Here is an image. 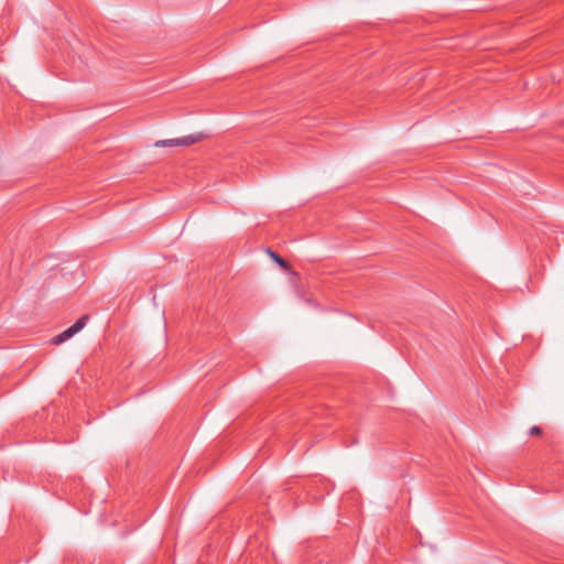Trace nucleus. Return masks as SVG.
Listing matches in <instances>:
<instances>
[{"label": "nucleus", "instance_id": "1", "mask_svg": "<svg viewBox=\"0 0 564 564\" xmlns=\"http://www.w3.org/2000/svg\"><path fill=\"white\" fill-rule=\"evenodd\" d=\"M88 321V316L84 315L79 317L70 327L62 332L61 334L54 336L52 338V344L54 345H61L62 343L66 341L67 339L72 338L75 334L80 332L86 323Z\"/></svg>", "mask_w": 564, "mask_h": 564}, {"label": "nucleus", "instance_id": "4", "mask_svg": "<svg viewBox=\"0 0 564 564\" xmlns=\"http://www.w3.org/2000/svg\"><path fill=\"white\" fill-rule=\"evenodd\" d=\"M542 430L539 426H532L529 431L530 435H540Z\"/></svg>", "mask_w": 564, "mask_h": 564}, {"label": "nucleus", "instance_id": "2", "mask_svg": "<svg viewBox=\"0 0 564 564\" xmlns=\"http://www.w3.org/2000/svg\"><path fill=\"white\" fill-rule=\"evenodd\" d=\"M203 133L189 134L183 138L161 140L155 143L156 147H188L199 142L203 139Z\"/></svg>", "mask_w": 564, "mask_h": 564}, {"label": "nucleus", "instance_id": "3", "mask_svg": "<svg viewBox=\"0 0 564 564\" xmlns=\"http://www.w3.org/2000/svg\"><path fill=\"white\" fill-rule=\"evenodd\" d=\"M271 257L274 259V261L281 267V268H288V262L275 254L274 252L270 251Z\"/></svg>", "mask_w": 564, "mask_h": 564}]
</instances>
